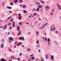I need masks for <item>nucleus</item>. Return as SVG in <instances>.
Returning a JSON list of instances; mask_svg holds the SVG:
<instances>
[{
    "label": "nucleus",
    "mask_w": 61,
    "mask_h": 61,
    "mask_svg": "<svg viewBox=\"0 0 61 61\" xmlns=\"http://www.w3.org/2000/svg\"><path fill=\"white\" fill-rule=\"evenodd\" d=\"M3 26H1L0 27V28H3Z\"/></svg>",
    "instance_id": "bf43d9fd"
},
{
    "label": "nucleus",
    "mask_w": 61,
    "mask_h": 61,
    "mask_svg": "<svg viewBox=\"0 0 61 61\" xmlns=\"http://www.w3.org/2000/svg\"><path fill=\"white\" fill-rule=\"evenodd\" d=\"M10 32L8 33V34H7V35H9V34H10Z\"/></svg>",
    "instance_id": "4d7b16f0"
},
{
    "label": "nucleus",
    "mask_w": 61,
    "mask_h": 61,
    "mask_svg": "<svg viewBox=\"0 0 61 61\" xmlns=\"http://www.w3.org/2000/svg\"><path fill=\"white\" fill-rule=\"evenodd\" d=\"M20 2H23V1H22V0H20Z\"/></svg>",
    "instance_id": "338daca9"
},
{
    "label": "nucleus",
    "mask_w": 61,
    "mask_h": 61,
    "mask_svg": "<svg viewBox=\"0 0 61 61\" xmlns=\"http://www.w3.org/2000/svg\"><path fill=\"white\" fill-rule=\"evenodd\" d=\"M11 58H13L14 59H15V58H14V57L13 56H11Z\"/></svg>",
    "instance_id": "c85d7f7f"
},
{
    "label": "nucleus",
    "mask_w": 61,
    "mask_h": 61,
    "mask_svg": "<svg viewBox=\"0 0 61 61\" xmlns=\"http://www.w3.org/2000/svg\"><path fill=\"white\" fill-rule=\"evenodd\" d=\"M54 9H53L51 11V13H53L54 12Z\"/></svg>",
    "instance_id": "e433bc0d"
},
{
    "label": "nucleus",
    "mask_w": 61,
    "mask_h": 61,
    "mask_svg": "<svg viewBox=\"0 0 61 61\" xmlns=\"http://www.w3.org/2000/svg\"><path fill=\"white\" fill-rule=\"evenodd\" d=\"M11 25V23L10 22L9 23L8 25Z\"/></svg>",
    "instance_id": "f704fd0d"
},
{
    "label": "nucleus",
    "mask_w": 61,
    "mask_h": 61,
    "mask_svg": "<svg viewBox=\"0 0 61 61\" xmlns=\"http://www.w3.org/2000/svg\"><path fill=\"white\" fill-rule=\"evenodd\" d=\"M37 47H40V46H39V45H38L37 46Z\"/></svg>",
    "instance_id": "4c0bfd02"
},
{
    "label": "nucleus",
    "mask_w": 61,
    "mask_h": 61,
    "mask_svg": "<svg viewBox=\"0 0 61 61\" xmlns=\"http://www.w3.org/2000/svg\"><path fill=\"white\" fill-rule=\"evenodd\" d=\"M21 24H22V22H20L19 23V25H21Z\"/></svg>",
    "instance_id": "bb28decb"
},
{
    "label": "nucleus",
    "mask_w": 61,
    "mask_h": 61,
    "mask_svg": "<svg viewBox=\"0 0 61 61\" xmlns=\"http://www.w3.org/2000/svg\"><path fill=\"white\" fill-rule=\"evenodd\" d=\"M0 60L1 61H4L5 60V59L4 58H3L1 59Z\"/></svg>",
    "instance_id": "9b49d317"
},
{
    "label": "nucleus",
    "mask_w": 61,
    "mask_h": 61,
    "mask_svg": "<svg viewBox=\"0 0 61 61\" xmlns=\"http://www.w3.org/2000/svg\"><path fill=\"white\" fill-rule=\"evenodd\" d=\"M31 59L32 60H34V59H35V58L34 57H32L31 58Z\"/></svg>",
    "instance_id": "b1692460"
},
{
    "label": "nucleus",
    "mask_w": 61,
    "mask_h": 61,
    "mask_svg": "<svg viewBox=\"0 0 61 61\" xmlns=\"http://www.w3.org/2000/svg\"><path fill=\"white\" fill-rule=\"evenodd\" d=\"M36 4H37V5H40V3H37V2L36 3Z\"/></svg>",
    "instance_id": "a19ab883"
},
{
    "label": "nucleus",
    "mask_w": 61,
    "mask_h": 61,
    "mask_svg": "<svg viewBox=\"0 0 61 61\" xmlns=\"http://www.w3.org/2000/svg\"><path fill=\"white\" fill-rule=\"evenodd\" d=\"M33 11H36V9H33Z\"/></svg>",
    "instance_id": "6e6d98bb"
},
{
    "label": "nucleus",
    "mask_w": 61,
    "mask_h": 61,
    "mask_svg": "<svg viewBox=\"0 0 61 61\" xmlns=\"http://www.w3.org/2000/svg\"><path fill=\"white\" fill-rule=\"evenodd\" d=\"M21 16H20L19 17V20H20L21 19Z\"/></svg>",
    "instance_id": "cd10ccee"
},
{
    "label": "nucleus",
    "mask_w": 61,
    "mask_h": 61,
    "mask_svg": "<svg viewBox=\"0 0 61 61\" xmlns=\"http://www.w3.org/2000/svg\"><path fill=\"white\" fill-rule=\"evenodd\" d=\"M23 12H24V13H26V10H24Z\"/></svg>",
    "instance_id": "c756f323"
},
{
    "label": "nucleus",
    "mask_w": 61,
    "mask_h": 61,
    "mask_svg": "<svg viewBox=\"0 0 61 61\" xmlns=\"http://www.w3.org/2000/svg\"><path fill=\"white\" fill-rule=\"evenodd\" d=\"M21 32L20 31L18 32V36H19L21 34Z\"/></svg>",
    "instance_id": "dca6fc26"
},
{
    "label": "nucleus",
    "mask_w": 61,
    "mask_h": 61,
    "mask_svg": "<svg viewBox=\"0 0 61 61\" xmlns=\"http://www.w3.org/2000/svg\"><path fill=\"white\" fill-rule=\"evenodd\" d=\"M48 55H46V59H48Z\"/></svg>",
    "instance_id": "f8f14e48"
},
{
    "label": "nucleus",
    "mask_w": 61,
    "mask_h": 61,
    "mask_svg": "<svg viewBox=\"0 0 61 61\" xmlns=\"http://www.w3.org/2000/svg\"><path fill=\"white\" fill-rule=\"evenodd\" d=\"M33 55V54H32V55H31L30 56H32Z\"/></svg>",
    "instance_id": "774afa93"
},
{
    "label": "nucleus",
    "mask_w": 61,
    "mask_h": 61,
    "mask_svg": "<svg viewBox=\"0 0 61 61\" xmlns=\"http://www.w3.org/2000/svg\"><path fill=\"white\" fill-rule=\"evenodd\" d=\"M9 51H10V52H12V50L10 49H9Z\"/></svg>",
    "instance_id": "2f4dec72"
},
{
    "label": "nucleus",
    "mask_w": 61,
    "mask_h": 61,
    "mask_svg": "<svg viewBox=\"0 0 61 61\" xmlns=\"http://www.w3.org/2000/svg\"><path fill=\"white\" fill-rule=\"evenodd\" d=\"M21 42H19L18 43V44H17V46H18L19 45H20L21 44Z\"/></svg>",
    "instance_id": "393cba45"
},
{
    "label": "nucleus",
    "mask_w": 61,
    "mask_h": 61,
    "mask_svg": "<svg viewBox=\"0 0 61 61\" xmlns=\"http://www.w3.org/2000/svg\"><path fill=\"white\" fill-rule=\"evenodd\" d=\"M10 5H13V4H12V3H10Z\"/></svg>",
    "instance_id": "37998d69"
},
{
    "label": "nucleus",
    "mask_w": 61,
    "mask_h": 61,
    "mask_svg": "<svg viewBox=\"0 0 61 61\" xmlns=\"http://www.w3.org/2000/svg\"><path fill=\"white\" fill-rule=\"evenodd\" d=\"M34 16V15H33L31 17V18H32Z\"/></svg>",
    "instance_id": "13d9d810"
},
{
    "label": "nucleus",
    "mask_w": 61,
    "mask_h": 61,
    "mask_svg": "<svg viewBox=\"0 0 61 61\" xmlns=\"http://www.w3.org/2000/svg\"><path fill=\"white\" fill-rule=\"evenodd\" d=\"M2 42H4V39H2Z\"/></svg>",
    "instance_id": "052dcab7"
},
{
    "label": "nucleus",
    "mask_w": 61,
    "mask_h": 61,
    "mask_svg": "<svg viewBox=\"0 0 61 61\" xmlns=\"http://www.w3.org/2000/svg\"><path fill=\"white\" fill-rule=\"evenodd\" d=\"M2 5H3V6L5 5V3H4V2H2Z\"/></svg>",
    "instance_id": "a878e982"
},
{
    "label": "nucleus",
    "mask_w": 61,
    "mask_h": 61,
    "mask_svg": "<svg viewBox=\"0 0 61 61\" xmlns=\"http://www.w3.org/2000/svg\"><path fill=\"white\" fill-rule=\"evenodd\" d=\"M47 25V23H46L45 24V25Z\"/></svg>",
    "instance_id": "8fccbe9b"
},
{
    "label": "nucleus",
    "mask_w": 61,
    "mask_h": 61,
    "mask_svg": "<svg viewBox=\"0 0 61 61\" xmlns=\"http://www.w3.org/2000/svg\"><path fill=\"white\" fill-rule=\"evenodd\" d=\"M53 15V13H51L50 14V15Z\"/></svg>",
    "instance_id": "79ce46f5"
},
{
    "label": "nucleus",
    "mask_w": 61,
    "mask_h": 61,
    "mask_svg": "<svg viewBox=\"0 0 61 61\" xmlns=\"http://www.w3.org/2000/svg\"><path fill=\"white\" fill-rule=\"evenodd\" d=\"M20 15H21V14L20 13L19 14V16H20Z\"/></svg>",
    "instance_id": "0e129e2a"
},
{
    "label": "nucleus",
    "mask_w": 61,
    "mask_h": 61,
    "mask_svg": "<svg viewBox=\"0 0 61 61\" xmlns=\"http://www.w3.org/2000/svg\"><path fill=\"white\" fill-rule=\"evenodd\" d=\"M17 30L18 31H19L20 30V27L19 26H18L17 27Z\"/></svg>",
    "instance_id": "ddd939ff"
},
{
    "label": "nucleus",
    "mask_w": 61,
    "mask_h": 61,
    "mask_svg": "<svg viewBox=\"0 0 61 61\" xmlns=\"http://www.w3.org/2000/svg\"><path fill=\"white\" fill-rule=\"evenodd\" d=\"M28 34L29 35H30V34H31V33H30V32H28Z\"/></svg>",
    "instance_id": "3c124183"
},
{
    "label": "nucleus",
    "mask_w": 61,
    "mask_h": 61,
    "mask_svg": "<svg viewBox=\"0 0 61 61\" xmlns=\"http://www.w3.org/2000/svg\"><path fill=\"white\" fill-rule=\"evenodd\" d=\"M10 13H12V12L11 11H9Z\"/></svg>",
    "instance_id": "e2e57ef3"
},
{
    "label": "nucleus",
    "mask_w": 61,
    "mask_h": 61,
    "mask_svg": "<svg viewBox=\"0 0 61 61\" xmlns=\"http://www.w3.org/2000/svg\"><path fill=\"white\" fill-rule=\"evenodd\" d=\"M7 7L9 9H11V7Z\"/></svg>",
    "instance_id": "f3484780"
},
{
    "label": "nucleus",
    "mask_w": 61,
    "mask_h": 61,
    "mask_svg": "<svg viewBox=\"0 0 61 61\" xmlns=\"http://www.w3.org/2000/svg\"><path fill=\"white\" fill-rule=\"evenodd\" d=\"M20 39H19V40H20V39L21 40H22V39H23V38L21 37H20Z\"/></svg>",
    "instance_id": "aec40b11"
},
{
    "label": "nucleus",
    "mask_w": 61,
    "mask_h": 61,
    "mask_svg": "<svg viewBox=\"0 0 61 61\" xmlns=\"http://www.w3.org/2000/svg\"><path fill=\"white\" fill-rule=\"evenodd\" d=\"M39 19L40 21L41 20V19L40 18H39Z\"/></svg>",
    "instance_id": "5fc2aeb1"
},
{
    "label": "nucleus",
    "mask_w": 61,
    "mask_h": 61,
    "mask_svg": "<svg viewBox=\"0 0 61 61\" xmlns=\"http://www.w3.org/2000/svg\"><path fill=\"white\" fill-rule=\"evenodd\" d=\"M7 28V25L6 24H5L4 25V26L3 27V29L4 30L6 29Z\"/></svg>",
    "instance_id": "39448f33"
},
{
    "label": "nucleus",
    "mask_w": 61,
    "mask_h": 61,
    "mask_svg": "<svg viewBox=\"0 0 61 61\" xmlns=\"http://www.w3.org/2000/svg\"><path fill=\"white\" fill-rule=\"evenodd\" d=\"M41 60L42 61H44V60H43V59L42 58H41Z\"/></svg>",
    "instance_id": "603ef678"
},
{
    "label": "nucleus",
    "mask_w": 61,
    "mask_h": 61,
    "mask_svg": "<svg viewBox=\"0 0 61 61\" xmlns=\"http://www.w3.org/2000/svg\"><path fill=\"white\" fill-rule=\"evenodd\" d=\"M38 7H39V8H40L43 7V6H41V5H39L38 6Z\"/></svg>",
    "instance_id": "1a4fd4ad"
},
{
    "label": "nucleus",
    "mask_w": 61,
    "mask_h": 61,
    "mask_svg": "<svg viewBox=\"0 0 61 61\" xmlns=\"http://www.w3.org/2000/svg\"><path fill=\"white\" fill-rule=\"evenodd\" d=\"M45 40L46 41H47V39H46V38H45Z\"/></svg>",
    "instance_id": "de8ad7c7"
},
{
    "label": "nucleus",
    "mask_w": 61,
    "mask_h": 61,
    "mask_svg": "<svg viewBox=\"0 0 61 61\" xmlns=\"http://www.w3.org/2000/svg\"><path fill=\"white\" fill-rule=\"evenodd\" d=\"M53 28V27H51L50 28V30H51V32H52V29Z\"/></svg>",
    "instance_id": "6ab92c4d"
},
{
    "label": "nucleus",
    "mask_w": 61,
    "mask_h": 61,
    "mask_svg": "<svg viewBox=\"0 0 61 61\" xmlns=\"http://www.w3.org/2000/svg\"><path fill=\"white\" fill-rule=\"evenodd\" d=\"M39 43V40H38L36 42V44H38Z\"/></svg>",
    "instance_id": "5701e85b"
},
{
    "label": "nucleus",
    "mask_w": 61,
    "mask_h": 61,
    "mask_svg": "<svg viewBox=\"0 0 61 61\" xmlns=\"http://www.w3.org/2000/svg\"><path fill=\"white\" fill-rule=\"evenodd\" d=\"M11 18V16L9 17L8 20H9L10 19V18Z\"/></svg>",
    "instance_id": "c9c22d12"
},
{
    "label": "nucleus",
    "mask_w": 61,
    "mask_h": 61,
    "mask_svg": "<svg viewBox=\"0 0 61 61\" xmlns=\"http://www.w3.org/2000/svg\"><path fill=\"white\" fill-rule=\"evenodd\" d=\"M4 45L2 44H1V47L2 48H4V46H3Z\"/></svg>",
    "instance_id": "9d476101"
},
{
    "label": "nucleus",
    "mask_w": 61,
    "mask_h": 61,
    "mask_svg": "<svg viewBox=\"0 0 61 61\" xmlns=\"http://www.w3.org/2000/svg\"><path fill=\"white\" fill-rule=\"evenodd\" d=\"M16 43H17V41H15V44H16Z\"/></svg>",
    "instance_id": "864d4df0"
},
{
    "label": "nucleus",
    "mask_w": 61,
    "mask_h": 61,
    "mask_svg": "<svg viewBox=\"0 0 61 61\" xmlns=\"http://www.w3.org/2000/svg\"><path fill=\"white\" fill-rule=\"evenodd\" d=\"M18 60L19 61H20V59H19V58H18Z\"/></svg>",
    "instance_id": "69168bd1"
},
{
    "label": "nucleus",
    "mask_w": 61,
    "mask_h": 61,
    "mask_svg": "<svg viewBox=\"0 0 61 61\" xmlns=\"http://www.w3.org/2000/svg\"><path fill=\"white\" fill-rule=\"evenodd\" d=\"M9 43H11V41H10V40H9Z\"/></svg>",
    "instance_id": "49530a36"
},
{
    "label": "nucleus",
    "mask_w": 61,
    "mask_h": 61,
    "mask_svg": "<svg viewBox=\"0 0 61 61\" xmlns=\"http://www.w3.org/2000/svg\"><path fill=\"white\" fill-rule=\"evenodd\" d=\"M39 7H38L36 9V10L37 12H39Z\"/></svg>",
    "instance_id": "2eb2a0df"
},
{
    "label": "nucleus",
    "mask_w": 61,
    "mask_h": 61,
    "mask_svg": "<svg viewBox=\"0 0 61 61\" xmlns=\"http://www.w3.org/2000/svg\"><path fill=\"white\" fill-rule=\"evenodd\" d=\"M27 51H31V50L30 49L28 48L27 49Z\"/></svg>",
    "instance_id": "473e14b6"
},
{
    "label": "nucleus",
    "mask_w": 61,
    "mask_h": 61,
    "mask_svg": "<svg viewBox=\"0 0 61 61\" xmlns=\"http://www.w3.org/2000/svg\"><path fill=\"white\" fill-rule=\"evenodd\" d=\"M13 20V19H10V21L11 22H13V21L12 20Z\"/></svg>",
    "instance_id": "58836bf2"
},
{
    "label": "nucleus",
    "mask_w": 61,
    "mask_h": 61,
    "mask_svg": "<svg viewBox=\"0 0 61 61\" xmlns=\"http://www.w3.org/2000/svg\"><path fill=\"white\" fill-rule=\"evenodd\" d=\"M57 8L58 10H61V7L60 6V5H57Z\"/></svg>",
    "instance_id": "f03ea898"
},
{
    "label": "nucleus",
    "mask_w": 61,
    "mask_h": 61,
    "mask_svg": "<svg viewBox=\"0 0 61 61\" xmlns=\"http://www.w3.org/2000/svg\"><path fill=\"white\" fill-rule=\"evenodd\" d=\"M21 55H22V53H20L19 54L20 56H21Z\"/></svg>",
    "instance_id": "a18cd8bd"
},
{
    "label": "nucleus",
    "mask_w": 61,
    "mask_h": 61,
    "mask_svg": "<svg viewBox=\"0 0 61 61\" xmlns=\"http://www.w3.org/2000/svg\"><path fill=\"white\" fill-rule=\"evenodd\" d=\"M36 36H38V34H39V32L37 31H36Z\"/></svg>",
    "instance_id": "423d86ee"
},
{
    "label": "nucleus",
    "mask_w": 61,
    "mask_h": 61,
    "mask_svg": "<svg viewBox=\"0 0 61 61\" xmlns=\"http://www.w3.org/2000/svg\"><path fill=\"white\" fill-rule=\"evenodd\" d=\"M54 56L53 55H51V60H54Z\"/></svg>",
    "instance_id": "f257e3e1"
},
{
    "label": "nucleus",
    "mask_w": 61,
    "mask_h": 61,
    "mask_svg": "<svg viewBox=\"0 0 61 61\" xmlns=\"http://www.w3.org/2000/svg\"><path fill=\"white\" fill-rule=\"evenodd\" d=\"M30 60H31V59H28V61H30Z\"/></svg>",
    "instance_id": "09e8293b"
},
{
    "label": "nucleus",
    "mask_w": 61,
    "mask_h": 61,
    "mask_svg": "<svg viewBox=\"0 0 61 61\" xmlns=\"http://www.w3.org/2000/svg\"><path fill=\"white\" fill-rule=\"evenodd\" d=\"M26 5L24 4L23 5V8H26Z\"/></svg>",
    "instance_id": "0eeeda50"
},
{
    "label": "nucleus",
    "mask_w": 61,
    "mask_h": 61,
    "mask_svg": "<svg viewBox=\"0 0 61 61\" xmlns=\"http://www.w3.org/2000/svg\"><path fill=\"white\" fill-rule=\"evenodd\" d=\"M45 24H43L42 25V27H40V29H44V28H45Z\"/></svg>",
    "instance_id": "7ed1b4c3"
},
{
    "label": "nucleus",
    "mask_w": 61,
    "mask_h": 61,
    "mask_svg": "<svg viewBox=\"0 0 61 61\" xmlns=\"http://www.w3.org/2000/svg\"><path fill=\"white\" fill-rule=\"evenodd\" d=\"M17 0H15L14 1V2L15 4H16L17 3Z\"/></svg>",
    "instance_id": "4be33fe9"
},
{
    "label": "nucleus",
    "mask_w": 61,
    "mask_h": 61,
    "mask_svg": "<svg viewBox=\"0 0 61 61\" xmlns=\"http://www.w3.org/2000/svg\"><path fill=\"white\" fill-rule=\"evenodd\" d=\"M55 28L54 27H53V31H55Z\"/></svg>",
    "instance_id": "7c9ffc66"
},
{
    "label": "nucleus",
    "mask_w": 61,
    "mask_h": 61,
    "mask_svg": "<svg viewBox=\"0 0 61 61\" xmlns=\"http://www.w3.org/2000/svg\"><path fill=\"white\" fill-rule=\"evenodd\" d=\"M12 25H13V27L14 26H15V23L14 22H13Z\"/></svg>",
    "instance_id": "412c9836"
},
{
    "label": "nucleus",
    "mask_w": 61,
    "mask_h": 61,
    "mask_svg": "<svg viewBox=\"0 0 61 61\" xmlns=\"http://www.w3.org/2000/svg\"><path fill=\"white\" fill-rule=\"evenodd\" d=\"M36 15V13H34L33 14V15Z\"/></svg>",
    "instance_id": "ea45409f"
},
{
    "label": "nucleus",
    "mask_w": 61,
    "mask_h": 61,
    "mask_svg": "<svg viewBox=\"0 0 61 61\" xmlns=\"http://www.w3.org/2000/svg\"><path fill=\"white\" fill-rule=\"evenodd\" d=\"M41 2L42 3H43V4H44V2L42 1H41Z\"/></svg>",
    "instance_id": "c03bdc74"
},
{
    "label": "nucleus",
    "mask_w": 61,
    "mask_h": 61,
    "mask_svg": "<svg viewBox=\"0 0 61 61\" xmlns=\"http://www.w3.org/2000/svg\"><path fill=\"white\" fill-rule=\"evenodd\" d=\"M46 33H45V35L46 36Z\"/></svg>",
    "instance_id": "680f3d73"
},
{
    "label": "nucleus",
    "mask_w": 61,
    "mask_h": 61,
    "mask_svg": "<svg viewBox=\"0 0 61 61\" xmlns=\"http://www.w3.org/2000/svg\"><path fill=\"white\" fill-rule=\"evenodd\" d=\"M58 33V31H56L55 32V34H57V33Z\"/></svg>",
    "instance_id": "72a5a7b5"
},
{
    "label": "nucleus",
    "mask_w": 61,
    "mask_h": 61,
    "mask_svg": "<svg viewBox=\"0 0 61 61\" xmlns=\"http://www.w3.org/2000/svg\"><path fill=\"white\" fill-rule=\"evenodd\" d=\"M31 15H32V14H31L30 15H29V16H28V17L27 18H30V17L31 16Z\"/></svg>",
    "instance_id": "a211bd4d"
},
{
    "label": "nucleus",
    "mask_w": 61,
    "mask_h": 61,
    "mask_svg": "<svg viewBox=\"0 0 61 61\" xmlns=\"http://www.w3.org/2000/svg\"><path fill=\"white\" fill-rule=\"evenodd\" d=\"M45 8L46 9H49V7L47 6H46Z\"/></svg>",
    "instance_id": "6e6552de"
},
{
    "label": "nucleus",
    "mask_w": 61,
    "mask_h": 61,
    "mask_svg": "<svg viewBox=\"0 0 61 61\" xmlns=\"http://www.w3.org/2000/svg\"><path fill=\"white\" fill-rule=\"evenodd\" d=\"M9 39H10V40H11L12 41H14V40H13V39L12 38L10 37L9 38Z\"/></svg>",
    "instance_id": "4468645a"
},
{
    "label": "nucleus",
    "mask_w": 61,
    "mask_h": 61,
    "mask_svg": "<svg viewBox=\"0 0 61 61\" xmlns=\"http://www.w3.org/2000/svg\"><path fill=\"white\" fill-rule=\"evenodd\" d=\"M47 40L48 41V42H47V43L48 45H50V39L48 38L47 39Z\"/></svg>",
    "instance_id": "20e7f679"
}]
</instances>
